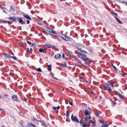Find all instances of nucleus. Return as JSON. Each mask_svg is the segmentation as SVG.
<instances>
[{
  "instance_id": "39448f33",
  "label": "nucleus",
  "mask_w": 127,
  "mask_h": 127,
  "mask_svg": "<svg viewBox=\"0 0 127 127\" xmlns=\"http://www.w3.org/2000/svg\"><path fill=\"white\" fill-rule=\"evenodd\" d=\"M12 98L14 101H17V99L18 98V97L17 95H13L12 96Z\"/></svg>"
},
{
  "instance_id": "412c9836",
  "label": "nucleus",
  "mask_w": 127,
  "mask_h": 127,
  "mask_svg": "<svg viewBox=\"0 0 127 127\" xmlns=\"http://www.w3.org/2000/svg\"><path fill=\"white\" fill-rule=\"evenodd\" d=\"M43 49L40 48L39 50V51L40 53H41L43 52Z\"/></svg>"
},
{
  "instance_id": "de8ad7c7",
  "label": "nucleus",
  "mask_w": 127,
  "mask_h": 127,
  "mask_svg": "<svg viewBox=\"0 0 127 127\" xmlns=\"http://www.w3.org/2000/svg\"><path fill=\"white\" fill-rule=\"evenodd\" d=\"M120 2H121V3H124V4H125V3L126 2H125V1H120Z\"/></svg>"
},
{
  "instance_id": "09e8293b",
  "label": "nucleus",
  "mask_w": 127,
  "mask_h": 127,
  "mask_svg": "<svg viewBox=\"0 0 127 127\" xmlns=\"http://www.w3.org/2000/svg\"><path fill=\"white\" fill-rule=\"evenodd\" d=\"M0 7L2 9H4V7L2 6L1 5H0Z\"/></svg>"
},
{
  "instance_id": "b1692460",
  "label": "nucleus",
  "mask_w": 127,
  "mask_h": 127,
  "mask_svg": "<svg viewBox=\"0 0 127 127\" xmlns=\"http://www.w3.org/2000/svg\"><path fill=\"white\" fill-rule=\"evenodd\" d=\"M81 126H82V127H87V125L85 124H82Z\"/></svg>"
},
{
  "instance_id": "052dcab7",
  "label": "nucleus",
  "mask_w": 127,
  "mask_h": 127,
  "mask_svg": "<svg viewBox=\"0 0 127 127\" xmlns=\"http://www.w3.org/2000/svg\"><path fill=\"white\" fill-rule=\"evenodd\" d=\"M88 112H89V115H90V114H91V112H90V111Z\"/></svg>"
},
{
  "instance_id": "c03bdc74",
  "label": "nucleus",
  "mask_w": 127,
  "mask_h": 127,
  "mask_svg": "<svg viewBox=\"0 0 127 127\" xmlns=\"http://www.w3.org/2000/svg\"><path fill=\"white\" fill-rule=\"evenodd\" d=\"M26 51L27 52H29L30 51L29 49V48H27V50H26Z\"/></svg>"
},
{
  "instance_id": "6e6d98bb",
  "label": "nucleus",
  "mask_w": 127,
  "mask_h": 127,
  "mask_svg": "<svg viewBox=\"0 0 127 127\" xmlns=\"http://www.w3.org/2000/svg\"><path fill=\"white\" fill-rule=\"evenodd\" d=\"M3 54L5 56H6V55H7V54L6 53H3Z\"/></svg>"
},
{
  "instance_id": "680f3d73",
  "label": "nucleus",
  "mask_w": 127,
  "mask_h": 127,
  "mask_svg": "<svg viewBox=\"0 0 127 127\" xmlns=\"http://www.w3.org/2000/svg\"><path fill=\"white\" fill-rule=\"evenodd\" d=\"M5 97H7L8 96V95H5Z\"/></svg>"
},
{
  "instance_id": "338daca9",
  "label": "nucleus",
  "mask_w": 127,
  "mask_h": 127,
  "mask_svg": "<svg viewBox=\"0 0 127 127\" xmlns=\"http://www.w3.org/2000/svg\"><path fill=\"white\" fill-rule=\"evenodd\" d=\"M27 99L26 98H25L24 99V101H26L27 100Z\"/></svg>"
},
{
  "instance_id": "7c9ffc66",
  "label": "nucleus",
  "mask_w": 127,
  "mask_h": 127,
  "mask_svg": "<svg viewBox=\"0 0 127 127\" xmlns=\"http://www.w3.org/2000/svg\"><path fill=\"white\" fill-rule=\"evenodd\" d=\"M3 21L4 22V23H9V22L8 21Z\"/></svg>"
},
{
  "instance_id": "8fccbe9b",
  "label": "nucleus",
  "mask_w": 127,
  "mask_h": 127,
  "mask_svg": "<svg viewBox=\"0 0 127 127\" xmlns=\"http://www.w3.org/2000/svg\"><path fill=\"white\" fill-rule=\"evenodd\" d=\"M53 109L54 110H55L56 109V107H53Z\"/></svg>"
},
{
  "instance_id": "bb28decb",
  "label": "nucleus",
  "mask_w": 127,
  "mask_h": 127,
  "mask_svg": "<svg viewBox=\"0 0 127 127\" xmlns=\"http://www.w3.org/2000/svg\"><path fill=\"white\" fill-rule=\"evenodd\" d=\"M111 90L112 89H111V87H109L107 91L109 92H110L111 91Z\"/></svg>"
},
{
  "instance_id": "a18cd8bd",
  "label": "nucleus",
  "mask_w": 127,
  "mask_h": 127,
  "mask_svg": "<svg viewBox=\"0 0 127 127\" xmlns=\"http://www.w3.org/2000/svg\"><path fill=\"white\" fill-rule=\"evenodd\" d=\"M82 52H83V53H86V52L85 51H84L82 49V51H81Z\"/></svg>"
},
{
  "instance_id": "1a4fd4ad",
  "label": "nucleus",
  "mask_w": 127,
  "mask_h": 127,
  "mask_svg": "<svg viewBox=\"0 0 127 127\" xmlns=\"http://www.w3.org/2000/svg\"><path fill=\"white\" fill-rule=\"evenodd\" d=\"M103 124V125H102L101 127H108L109 126V125L104 122Z\"/></svg>"
},
{
  "instance_id": "2f4dec72",
  "label": "nucleus",
  "mask_w": 127,
  "mask_h": 127,
  "mask_svg": "<svg viewBox=\"0 0 127 127\" xmlns=\"http://www.w3.org/2000/svg\"><path fill=\"white\" fill-rule=\"evenodd\" d=\"M76 48L77 49L79 50V51H82V49H81V48H78V47L76 46Z\"/></svg>"
},
{
  "instance_id": "c9c22d12",
  "label": "nucleus",
  "mask_w": 127,
  "mask_h": 127,
  "mask_svg": "<svg viewBox=\"0 0 127 127\" xmlns=\"http://www.w3.org/2000/svg\"><path fill=\"white\" fill-rule=\"evenodd\" d=\"M99 122L100 123L103 124L104 122L100 119L99 120Z\"/></svg>"
},
{
  "instance_id": "423d86ee",
  "label": "nucleus",
  "mask_w": 127,
  "mask_h": 127,
  "mask_svg": "<svg viewBox=\"0 0 127 127\" xmlns=\"http://www.w3.org/2000/svg\"><path fill=\"white\" fill-rule=\"evenodd\" d=\"M47 31L50 32H52L53 33H55L56 34H57V33L55 32V31H53L49 27H47Z\"/></svg>"
},
{
  "instance_id": "49530a36",
  "label": "nucleus",
  "mask_w": 127,
  "mask_h": 127,
  "mask_svg": "<svg viewBox=\"0 0 127 127\" xmlns=\"http://www.w3.org/2000/svg\"><path fill=\"white\" fill-rule=\"evenodd\" d=\"M26 21L27 22V24H29L30 23V21L29 20H26Z\"/></svg>"
},
{
  "instance_id": "0e129e2a",
  "label": "nucleus",
  "mask_w": 127,
  "mask_h": 127,
  "mask_svg": "<svg viewBox=\"0 0 127 127\" xmlns=\"http://www.w3.org/2000/svg\"><path fill=\"white\" fill-rule=\"evenodd\" d=\"M34 121L36 120V121H38V120H36V119H34Z\"/></svg>"
},
{
  "instance_id": "4c0bfd02",
  "label": "nucleus",
  "mask_w": 127,
  "mask_h": 127,
  "mask_svg": "<svg viewBox=\"0 0 127 127\" xmlns=\"http://www.w3.org/2000/svg\"><path fill=\"white\" fill-rule=\"evenodd\" d=\"M112 66H113V67L115 69H117V68H116V67L113 65V64H112Z\"/></svg>"
},
{
  "instance_id": "aec40b11",
  "label": "nucleus",
  "mask_w": 127,
  "mask_h": 127,
  "mask_svg": "<svg viewBox=\"0 0 127 127\" xmlns=\"http://www.w3.org/2000/svg\"><path fill=\"white\" fill-rule=\"evenodd\" d=\"M11 58H13L14 60H17V58L15 56H11Z\"/></svg>"
},
{
  "instance_id": "864d4df0",
  "label": "nucleus",
  "mask_w": 127,
  "mask_h": 127,
  "mask_svg": "<svg viewBox=\"0 0 127 127\" xmlns=\"http://www.w3.org/2000/svg\"><path fill=\"white\" fill-rule=\"evenodd\" d=\"M60 108V107L59 106H58L57 107H56V109H59Z\"/></svg>"
},
{
  "instance_id": "4be33fe9",
  "label": "nucleus",
  "mask_w": 127,
  "mask_h": 127,
  "mask_svg": "<svg viewBox=\"0 0 127 127\" xmlns=\"http://www.w3.org/2000/svg\"><path fill=\"white\" fill-rule=\"evenodd\" d=\"M69 116V112L68 111H66V117H67Z\"/></svg>"
},
{
  "instance_id": "ddd939ff",
  "label": "nucleus",
  "mask_w": 127,
  "mask_h": 127,
  "mask_svg": "<svg viewBox=\"0 0 127 127\" xmlns=\"http://www.w3.org/2000/svg\"><path fill=\"white\" fill-rule=\"evenodd\" d=\"M49 72H50L51 70V66L50 65H49L48 66L47 68Z\"/></svg>"
},
{
  "instance_id": "4468645a",
  "label": "nucleus",
  "mask_w": 127,
  "mask_h": 127,
  "mask_svg": "<svg viewBox=\"0 0 127 127\" xmlns=\"http://www.w3.org/2000/svg\"><path fill=\"white\" fill-rule=\"evenodd\" d=\"M28 125L29 127H35V125L32 124L31 123H28L27 124Z\"/></svg>"
},
{
  "instance_id": "c756f323",
  "label": "nucleus",
  "mask_w": 127,
  "mask_h": 127,
  "mask_svg": "<svg viewBox=\"0 0 127 127\" xmlns=\"http://www.w3.org/2000/svg\"><path fill=\"white\" fill-rule=\"evenodd\" d=\"M20 127H24V125L22 123H20Z\"/></svg>"
},
{
  "instance_id": "6ab92c4d",
  "label": "nucleus",
  "mask_w": 127,
  "mask_h": 127,
  "mask_svg": "<svg viewBox=\"0 0 127 127\" xmlns=\"http://www.w3.org/2000/svg\"><path fill=\"white\" fill-rule=\"evenodd\" d=\"M104 90L105 91H107L108 87L107 86V85H104Z\"/></svg>"
},
{
  "instance_id": "2eb2a0df",
  "label": "nucleus",
  "mask_w": 127,
  "mask_h": 127,
  "mask_svg": "<svg viewBox=\"0 0 127 127\" xmlns=\"http://www.w3.org/2000/svg\"><path fill=\"white\" fill-rule=\"evenodd\" d=\"M114 18L116 19L117 20V21L119 23L122 24V22L120 21V20H119L118 18H117L116 16H114Z\"/></svg>"
},
{
  "instance_id": "e2e57ef3",
  "label": "nucleus",
  "mask_w": 127,
  "mask_h": 127,
  "mask_svg": "<svg viewBox=\"0 0 127 127\" xmlns=\"http://www.w3.org/2000/svg\"><path fill=\"white\" fill-rule=\"evenodd\" d=\"M125 5L127 6V2H126L125 3Z\"/></svg>"
},
{
  "instance_id": "473e14b6",
  "label": "nucleus",
  "mask_w": 127,
  "mask_h": 127,
  "mask_svg": "<svg viewBox=\"0 0 127 127\" xmlns=\"http://www.w3.org/2000/svg\"><path fill=\"white\" fill-rule=\"evenodd\" d=\"M41 122V125L42 126H44V125H45V124L44 123V122L43 121H42Z\"/></svg>"
},
{
  "instance_id": "393cba45",
  "label": "nucleus",
  "mask_w": 127,
  "mask_h": 127,
  "mask_svg": "<svg viewBox=\"0 0 127 127\" xmlns=\"http://www.w3.org/2000/svg\"><path fill=\"white\" fill-rule=\"evenodd\" d=\"M79 122L80 123V124H83V119H82L80 121V122L79 121Z\"/></svg>"
},
{
  "instance_id": "5701e85b",
  "label": "nucleus",
  "mask_w": 127,
  "mask_h": 127,
  "mask_svg": "<svg viewBox=\"0 0 127 127\" xmlns=\"http://www.w3.org/2000/svg\"><path fill=\"white\" fill-rule=\"evenodd\" d=\"M88 120V117H86L85 118V120L84 121L85 122H86Z\"/></svg>"
},
{
  "instance_id": "a878e982",
  "label": "nucleus",
  "mask_w": 127,
  "mask_h": 127,
  "mask_svg": "<svg viewBox=\"0 0 127 127\" xmlns=\"http://www.w3.org/2000/svg\"><path fill=\"white\" fill-rule=\"evenodd\" d=\"M6 58H9L10 57L11 58V56L9 54H7L6 56Z\"/></svg>"
},
{
  "instance_id": "bf43d9fd",
  "label": "nucleus",
  "mask_w": 127,
  "mask_h": 127,
  "mask_svg": "<svg viewBox=\"0 0 127 127\" xmlns=\"http://www.w3.org/2000/svg\"><path fill=\"white\" fill-rule=\"evenodd\" d=\"M112 101L113 102V103H114V105H115L116 104V103L115 102H114V101Z\"/></svg>"
},
{
  "instance_id": "6e6552de",
  "label": "nucleus",
  "mask_w": 127,
  "mask_h": 127,
  "mask_svg": "<svg viewBox=\"0 0 127 127\" xmlns=\"http://www.w3.org/2000/svg\"><path fill=\"white\" fill-rule=\"evenodd\" d=\"M83 112L84 113L85 115L86 116H87L89 115L88 111V110L86 109H83Z\"/></svg>"
},
{
  "instance_id": "c85d7f7f",
  "label": "nucleus",
  "mask_w": 127,
  "mask_h": 127,
  "mask_svg": "<svg viewBox=\"0 0 127 127\" xmlns=\"http://www.w3.org/2000/svg\"><path fill=\"white\" fill-rule=\"evenodd\" d=\"M37 71H38L39 72H41L42 71L41 69L40 68H39L37 69Z\"/></svg>"
},
{
  "instance_id": "cd10ccee",
  "label": "nucleus",
  "mask_w": 127,
  "mask_h": 127,
  "mask_svg": "<svg viewBox=\"0 0 127 127\" xmlns=\"http://www.w3.org/2000/svg\"><path fill=\"white\" fill-rule=\"evenodd\" d=\"M112 15H114L115 16H116L117 15V14L115 12H113L112 13Z\"/></svg>"
},
{
  "instance_id": "f03ea898",
  "label": "nucleus",
  "mask_w": 127,
  "mask_h": 127,
  "mask_svg": "<svg viewBox=\"0 0 127 127\" xmlns=\"http://www.w3.org/2000/svg\"><path fill=\"white\" fill-rule=\"evenodd\" d=\"M77 56L79 58L81 57L82 59H84V61L86 62L87 61H89V59L87 58L86 56L85 55H84L80 53H79Z\"/></svg>"
},
{
  "instance_id": "13d9d810",
  "label": "nucleus",
  "mask_w": 127,
  "mask_h": 127,
  "mask_svg": "<svg viewBox=\"0 0 127 127\" xmlns=\"http://www.w3.org/2000/svg\"><path fill=\"white\" fill-rule=\"evenodd\" d=\"M84 82H88L85 79L84 80Z\"/></svg>"
},
{
  "instance_id": "f257e3e1",
  "label": "nucleus",
  "mask_w": 127,
  "mask_h": 127,
  "mask_svg": "<svg viewBox=\"0 0 127 127\" xmlns=\"http://www.w3.org/2000/svg\"><path fill=\"white\" fill-rule=\"evenodd\" d=\"M8 19L10 20H12L13 22H17V20L19 23L21 24H25V22L23 21L21 18L19 17H9L8 18Z\"/></svg>"
},
{
  "instance_id": "9b49d317",
  "label": "nucleus",
  "mask_w": 127,
  "mask_h": 127,
  "mask_svg": "<svg viewBox=\"0 0 127 127\" xmlns=\"http://www.w3.org/2000/svg\"><path fill=\"white\" fill-rule=\"evenodd\" d=\"M61 55L59 54H57L55 56V57L56 59H59L61 57Z\"/></svg>"
},
{
  "instance_id": "f8f14e48",
  "label": "nucleus",
  "mask_w": 127,
  "mask_h": 127,
  "mask_svg": "<svg viewBox=\"0 0 127 127\" xmlns=\"http://www.w3.org/2000/svg\"><path fill=\"white\" fill-rule=\"evenodd\" d=\"M113 83L110 82H109L108 83L107 86H111L112 87H113Z\"/></svg>"
},
{
  "instance_id": "69168bd1",
  "label": "nucleus",
  "mask_w": 127,
  "mask_h": 127,
  "mask_svg": "<svg viewBox=\"0 0 127 127\" xmlns=\"http://www.w3.org/2000/svg\"><path fill=\"white\" fill-rule=\"evenodd\" d=\"M34 43H33L32 44V46H34Z\"/></svg>"
},
{
  "instance_id": "0eeeda50",
  "label": "nucleus",
  "mask_w": 127,
  "mask_h": 127,
  "mask_svg": "<svg viewBox=\"0 0 127 127\" xmlns=\"http://www.w3.org/2000/svg\"><path fill=\"white\" fill-rule=\"evenodd\" d=\"M23 16L26 19L31 20H32L31 17L28 15L25 14L23 15Z\"/></svg>"
},
{
  "instance_id": "3c124183",
  "label": "nucleus",
  "mask_w": 127,
  "mask_h": 127,
  "mask_svg": "<svg viewBox=\"0 0 127 127\" xmlns=\"http://www.w3.org/2000/svg\"><path fill=\"white\" fill-rule=\"evenodd\" d=\"M69 104L71 105H73L72 103L71 102H69Z\"/></svg>"
},
{
  "instance_id": "7ed1b4c3",
  "label": "nucleus",
  "mask_w": 127,
  "mask_h": 127,
  "mask_svg": "<svg viewBox=\"0 0 127 127\" xmlns=\"http://www.w3.org/2000/svg\"><path fill=\"white\" fill-rule=\"evenodd\" d=\"M71 119L72 121L73 122H75L77 123H79V121L77 117L75 116H74L73 114L71 115Z\"/></svg>"
},
{
  "instance_id": "ea45409f",
  "label": "nucleus",
  "mask_w": 127,
  "mask_h": 127,
  "mask_svg": "<svg viewBox=\"0 0 127 127\" xmlns=\"http://www.w3.org/2000/svg\"><path fill=\"white\" fill-rule=\"evenodd\" d=\"M33 51L32 49L31 48L30 49V53L32 54V52Z\"/></svg>"
},
{
  "instance_id": "20e7f679",
  "label": "nucleus",
  "mask_w": 127,
  "mask_h": 127,
  "mask_svg": "<svg viewBox=\"0 0 127 127\" xmlns=\"http://www.w3.org/2000/svg\"><path fill=\"white\" fill-rule=\"evenodd\" d=\"M61 37L66 41H67L70 40V38L64 35H62Z\"/></svg>"
},
{
  "instance_id": "f704fd0d",
  "label": "nucleus",
  "mask_w": 127,
  "mask_h": 127,
  "mask_svg": "<svg viewBox=\"0 0 127 127\" xmlns=\"http://www.w3.org/2000/svg\"><path fill=\"white\" fill-rule=\"evenodd\" d=\"M93 122L94 123H92V125L94 126H95L96 125V124L95 123V122Z\"/></svg>"
},
{
  "instance_id": "37998d69",
  "label": "nucleus",
  "mask_w": 127,
  "mask_h": 127,
  "mask_svg": "<svg viewBox=\"0 0 127 127\" xmlns=\"http://www.w3.org/2000/svg\"><path fill=\"white\" fill-rule=\"evenodd\" d=\"M27 42L28 43V44H29L30 45H31V43L29 41H27Z\"/></svg>"
},
{
  "instance_id": "774afa93",
  "label": "nucleus",
  "mask_w": 127,
  "mask_h": 127,
  "mask_svg": "<svg viewBox=\"0 0 127 127\" xmlns=\"http://www.w3.org/2000/svg\"><path fill=\"white\" fill-rule=\"evenodd\" d=\"M3 12H4V13H6V11H5L3 10Z\"/></svg>"
},
{
  "instance_id": "e433bc0d",
  "label": "nucleus",
  "mask_w": 127,
  "mask_h": 127,
  "mask_svg": "<svg viewBox=\"0 0 127 127\" xmlns=\"http://www.w3.org/2000/svg\"><path fill=\"white\" fill-rule=\"evenodd\" d=\"M99 114V113L98 112L96 113H95V114L96 115V116H97V117H98V115Z\"/></svg>"
},
{
  "instance_id": "5fc2aeb1",
  "label": "nucleus",
  "mask_w": 127,
  "mask_h": 127,
  "mask_svg": "<svg viewBox=\"0 0 127 127\" xmlns=\"http://www.w3.org/2000/svg\"><path fill=\"white\" fill-rule=\"evenodd\" d=\"M53 78L55 79H56V80H58V79L57 78H56L55 77H54L53 76Z\"/></svg>"
},
{
  "instance_id": "a19ab883",
  "label": "nucleus",
  "mask_w": 127,
  "mask_h": 127,
  "mask_svg": "<svg viewBox=\"0 0 127 127\" xmlns=\"http://www.w3.org/2000/svg\"><path fill=\"white\" fill-rule=\"evenodd\" d=\"M89 50L90 52H92L93 51V50L92 49H89Z\"/></svg>"
},
{
  "instance_id": "58836bf2",
  "label": "nucleus",
  "mask_w": 127,
  "mask_h": 127,
  "mask_svg": "<svg viewBox=\"0 0 127 127\" xmlns=\"http://www.w3.org/2000/svg\"><path fill=\"white\" fill-rule=\"evenodd\" d=\"M48 34H50V35L51 36V37H53V36H54L55 35H53V34H51V33H48Z\"/></svg>"
},
{
  "instance_id": "dca6fc26",
  "label": "nucleus",
  "mask_w": 127,
  "mask_h": 127,
  "mask_svg": "<svg viewBox=\"0 0 127 127\" xmlns=\"http://www.w3.org/2000/svg\"><path fill=\"white\" fill-rule=\"evenodd\" d=\"M14 7L11 6L10 7V9L9 10V11L12 12L14 11Z\"/></svg>"
},
{
  "instance_id": "a211bd4d",
  "label": "nucleus",
  "mask_w": 127,
  "mask_h": 127,
  "mask_svg": "<svg viewBox=\"0 0 127 127\" xmlns=\"http://www.w3.org/2000/svg\"><path fill=\"white\" fill-rule=\"evenodd\" d=\"M62 66L64 67H66L67 66V64L66 63L64 62L62 64Z\"/></svg>"
},
{
  "instance_id": "72a5a7b5",
  "label": "nucleus",
  "mask_w": 127,
  "mask_h": 127,
  "mask_svg": "<svg viewBox=\"0 0 127 127\" xmlns=\"http://www.w3.org/2000/svg\"><path fill=\"white\" fill-rule=\"evenodd\" d=\"M67 53L70 55H71L72 54V52L69 51H68Z\"/></svg>"
},
{
  "instance_id": "79ce46f5",
  "label": "nucleus",
  "mask_w": 127,
  "mask_h": 127,
  "mask_svg": "<svg viewBox=\"0 0 127 127\" xmlns=\"http://www.w3.org/2000/svg\"><path fill=\"white\" fill-rule=\"evenodd\" d=\"M93 122H94L92 121V120H90L89 123H94Z\"/></svg>"
},
{
  "instance_id": "603ef678",
  "label": "nucleus",
  "mask_w": 127,
  "mask_h": 127,
  "mask_svg": "<svg viewBox=\"0 0 127 127\" xmlns=\"http://www.w3.org/2000/svg\"><path fill=\"white\" fill-rule=\"evenodd\" d=\"M1 22L2 23H4V22L3 21H2L0 19V23Z\"/></svg>"
},
{
  "instance_id": "9d476101",
  "label": "nucleus",
  "mask_w": 127,
  "mask_h": 127,
  "mask_svg": "<svg viewBox=\"0 0 127 127\" xmlns=\"http://www.w3.org/2000/svg\"><path fill=\"white\" fill-rule=\"evenodd\" d=\"M116 93L115 94L116 95H118L119 97H120L122 98H124L122 95L120 94L119 93H118L116 91Z\"/></svg>"
},
{
  "instance_id": "4d7b16f0",
  "label": "nucleus",
  "mask_w": 127,
  "mask_h": 127,
  "mask_svg": "<svg viewBox=\"0 0 127 127\" xmlns=\"http://www.w3.org/2000/svg\"><path fill=\"white\" fill-rule=\"evenodd\" d=\"M64 57H65V56H64V54H63V55H62V58H64Z\"/></svg>"
},
{
  "instance_id": "f3484780",
  "label": "nucleus",
  "mask_w": 127,
  "mask_h": 127,
  "mask_svg": "<svg viewBox=\"0 0 127 127\" xmlns=\"http://www.w3.org/2000/svg\"><path fill=\"white\" fill-rule=\"evenodd\" d=\"M51 47L49 45H44V48L45 49H47Z\"/></svg>"
}]
</instances>
